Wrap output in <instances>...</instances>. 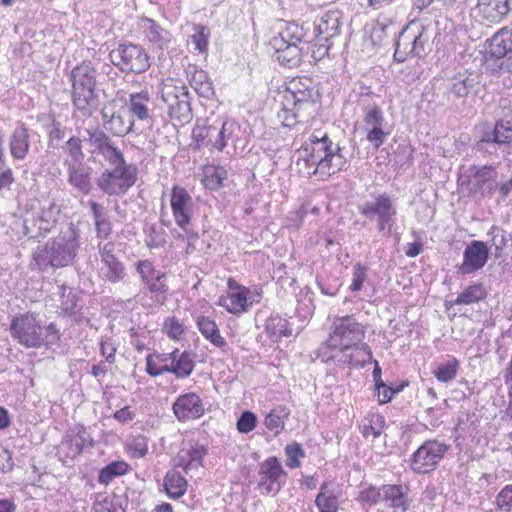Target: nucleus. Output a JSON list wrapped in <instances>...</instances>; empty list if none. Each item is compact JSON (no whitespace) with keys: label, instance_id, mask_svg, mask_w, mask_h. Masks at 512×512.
I'll list each match as a JSON object with an SVG mask.
<instances>
[{"label":"nucleus","instance_id":"obj_52","mask_svg":"<svg viewBox=\"0 0 512 512\" xmlns=\"http://www.w3.org/2000/svg\"><path fill=\"white\" fill-rule=\"evenodd\" d=\"M227 177V171L223 167H212L207 169L203 183L210 190H217L222 187L223 180Z\"/></svg>","mask_w":512,"mask_h":512},{"label":"nucleus","instance_id":"obj_57","mask_svg":"<svg viewBox=\"0 0 512 512\" xmlns=\"http://www.w3.org/2000/svg\"><path fill=\"white\" fill-rule=\"evenodd\" d=\"M364 123L366 128L383 126L385 119L380 107L377 105L367 107L364 115Z\"/></svg>","mask_w":512,"mask_h":512},{"label":"nucleus","instance_id":"obj_59","mask_svg":"<svg viewBox=\"0 0 512 512\" xmlns=\"http://www.w3.org/2000/svg\"><path fill=\"white\" fill-rule=\"evenodd\" d=\"M495 503L500 511L512 512V485H506L500 490Z\"/></svg>","mask_w":512,"mask_h":512},{"label":"nucleus","instance_id":"obj_47","mask_svg":"<svg viewBox=\"0 0 512 512\" xmlns=\"http://www.w3.org/2000/svg\"><path fill=\"white\" fill-rule=\"evenodd\" d=\"M211 125L207 121H197L192 130V139L194 141V149L200 150L204 147H211Z\"/></svg>","mask_w":512,"mask_h":512},{"label":"nucleus","instance_id":"obj_15","mask_svg":"<svg viewBox=\"0 0 512 512\" xmlns=\"http://www.w3.org/2000/svg\"><path fill=\"white\" fill-rule=\"evenodd\" d=\"M100 255L99 276L110 283H118L126 276L125 266L115 255V244L112 241L98 244Z\"/></svg>","mask_w":512,"mask_h":512},{"label":"nucleus","instance_id":"obj_9","mask_svg":"<svg viewBox=\"0 0 512 512\" xmlns=\"http://www.w3.org/2000/svg\"><path fill=\"white\" fill-rule=\"evenodd\" d=\"M332 149L333 143L326 134L321 137L312 135L298 150V164L303 161L308 175L318 174L328 165L327 158Z\"/></svg>","mask_w":512,"mask_h":512},{"label":"nucleus","instance_id":"obj_31","mask_svg":"<svg viewBox=\"0 0 512 512\" xmlns=\"http://www.w3.org/2000/svg\"><path fill=\"white\" fill-rule=\"evenodd\" d=\"M196 324L202 336L215 347L224 349L227 346L214 319L200 315L197 317Z\"/></svg>","mask_w":512,"mask_h":512},{"label":"nucleus","instance_id":"obj_21","mask_svg":"<svg viewBox=\"0 0 512 512\" xmlns=\"http://www.w3.org/2000/svg\"><path fill=\"white\" fill-rule=\"evenodd\" d=\"M473 11L487 23H498L510 13L511 6L509 0H478Z\"/></svg>","mask_w":512,"mask_h":512},{"label":"nucleus","instance_id":"obj_40","mask_svg":"<svg viewBox=\"0 0 512 512\" xmlns=\"http://www.w3.org/2000/svg\"><path fill=\"white\" fill-rule=\"evenodd\" d=\"M29 134L28 130L21 126L16 129L10 140L11 155L15 159H24L29 151Z\"/></svg>","mask_w":512,"mask_h":512},{"label":"nucleus","instance_id":"obj_7","mask_svg":"<svg viewBox=\"0 0 512 512\" xmlns=\"http://www.w3.org/2000/svg\"><path fill=\"white\" fill-rule=\"evenodd\" d=\"M486 44V67L493 73L512 71V29L501 28Z\"/></svg>","mask_w":512,"mask_h":512},{"label":"nucleus","instance_id":"obj_44","mask_svg":"<svg viewBox=\"0 0 512 512\" xmlns=\"http://www.w3.org/2000/svg\"><path fill=\"white\" fill-rule=\"evenodd\" d=\"M312 112L300 111L292 106H286V101H282V108L278 111L277 117L285 127H294L297 123L305 121Z\"/></svg>","mask_w":512,"mask_h":512},{"label":"nucleus","instance_id":"obj_54","mask_svg":"<svg viewBox=\"0 0 512 512\" xmlns=\"http://www.w3.org/2000/svg\"><path fill=\"white\" fill-rule=\"evenodd\" d=\"M195 33L192 35V44L195 47V50H198L200 53H204L207 51L210 30L206 26L197 25L194 28Z\"/></svg>","mask_w":512,"mask_h":512},{"label":"nucleus","instance_id":"obj_42","mask_svg":"<svg viewBox=\"0 0 512 512\" xmlns=\"http://www.w3.org/2000/svg\"><path fill=\"white\" fill-rule=\"evenodd\" d=\"M290 415V410L284 405H278L273 408L264 419V425L267 429L274 431L278 435L285 426V421Z\"/></svg>","mask_w":512,"mask_h":512},{"label":"nucleus","instance_id":"obj_5","mask_svg":"<svg viewBox=\"0 0 512 512\" xmlns=\"http://www.w3.org/2000/svg\"><path fill=\"white\" fill-rule=\"evenodd\" d=\"M432 30L423 25H407L395 41L394 60L402 63L408 58H424L432 51Z\"/></svg>","mask_w":512,"mask_h":512},{"label":"nucleus","instance_id":"obj_25","mask_svg":"<svg viewBox=\"0 0 512 512\" xmlns=\"http://www.w3.org/2000/svg\"><path fill=\"white\" fill-rule=\"evenodd\" d=\"M207 454V449L199 443L189 442L173 459L174 465L184 469L186 473L192 468L202 465V460Z\"/></svg>","mask_w":512,"mask_h":512},{"label":"nucleus","instance_id":"obj_26","mask_svg":"<svg viewBox=\"0 0 512 512\" xmlns=\"http://www.w3.org/2000/svg\"><path fill=\"white\" fill-rule=\"evenodd\" d=\"M67 168L68 183L77 191L88 194L91 191L92 168L82 163L64 165Z\"/></svg>","mask_w":512,"mask_h":512},{"label":"nucleus","instance_id":"obj_35","mask_svg":"<svg viewBox=\"0 0 512 512\" xmlns=\"http://www.w3.org/2000/svg\"><path fill=\"white\" fill-rule=\"evenodd\" d=\"M90 208L94 218L97 238L101 240L109 238L112 234V223L105 211V208L94 201L90 202Z\"/></svg>","mask_w":512,"mask_h":512},{"label":"nucleus","instance_id":"obj_1","mask_svg":"<svg viewBox=\"0 0 512 512\" xmlns=\"http://www.w3.org/2000/svg\"><path fill=\"white\" fill-rule=\"evenodd\" d=\"M364 326L353 315L335 317L329 338L320 345L316 356L324 363L363 367L372 360L370 347L362 343Z\"/></svg>","mask_w":512,"mask_h":512},{"label":"nucleus","instance_id":"obj_46","mask_svg":"<svg viewBox=\"0 0 512 512\" xmlns=\"http://www.w3.org/2000/svg\"><path fill=\"white\" fill-rule=\"evenodd\" d=\"M486 297V290L482 284H473L467 287L460 293L456 300L455 305H470L483 300Z\"/></svg>","mask_w":512,"mask_h":512},{"label":"nucleus","instance_id":"obj_43","mask_svg":"<svg viewBox=\"0 0 512 512\" xmlns=\"http://www.w3.org/2000/svg\"><path fill=\"white\" fill-rule=\"evenodd\" d=\"M163 486L169 497L178 499L185 494L187 481L177 472H168L164 477Z\"/></svg>","mask_w":512,"mask_h":512},{"label":"nucleus","instance_id":"obj_17","mask_svg":"<svg viewBox=\"0 0 512 512\" xmlns=\"http://www.w3.org/2000/svg\"><path fill=\"white\" fill-rule=\"evenodd\" d=\"M488 257L487 245L483 241L473 240L463 252V262L459 266L458 273L467 275L482 269L487 263Z\"/></svg>","mask_w":512,"mask_h":512},{"label":"nucleus","instance_id":"obj_14","mask_svg":"<svg viewBox=\"0 0 512 512\" xmlns=\"http://www.w3.org/2000/svg\"><path fill=\"white\" fill-rule=\"evenodd\" d=\"M315 90L311 78H296L290 81L283 94L286 106L300 111L313 112L315 107Z\"/></svg>","mask_w":512,"mask_h":512},{"label":"nucleus","instance_id":"obj_55","mask_svg":"<svg viewBox=\"0 0 512 512\" xmlns=\"http://www.w3.org/2000/svg\"><path fill=\"white\" fill-rule=\"evenodd\" d=\"M285 453L287 456L286 465L289 468L295 469L300 467L299 459L305 457V452L299 443L293 442L288 444L285 447Z\"/></svg>","mask_w":512,"mask_h":512},{"label":"nucleus","instance_id":"obj_16","mask_svg":"<svg viewBox=\"0 0 512 512\" xmlns=\"http://www.w3.org/2000/svg\"><path fill=\"white\" fill-rule=\"evenodd\" d=\"M170 206L176 224L188 233L186 227L190 223L193 211L191 195L183 187L174 186L171 192Z\"/></svg>","mask_w":512,"mask_h":512},{"label":"nucleus","instance_id":"obj_61","mask_svg":"<svg viewBox=\"0 0 512 512\" xmlns=\"http://www.w3.org/2000/svg\"><path fill=\"white\" fill-rule=\"evenodd\" d=\"M358 500L369 505H376L382 502V486L378 488L369 486L363 489L359 494Z\"/></svg>","mask_w":512,"mask_h":512},{"label":"nucleus","instance_id":"obj_13","mask_svg":"<svg viewBox=\"0 0 512 512\" xmlns=\"http://www.w3.org/2000/svg\"><path fill=\"white\" fill-rule=\"evenodd\" d=\"M512 144V126L509 121H497L494 127L482 130L480 139L476 144L478 151L498 155L503 154L508 145Z\"/></svg>","mask_w":512,"mask_h":512},{"label":"nucleus","instance_id":"obj_45","mask_svg":"<svg viewBox=\"0 0 512 512\" xmlns=\"http://www.w3.org/2000/svg\"><path fill=\"white\" fill-rule=\"evenodd\" d=\"M82 142L83 140L77 136H72L65 142L63 149L68 154V158L64 160V165L84 162Z\"/></svg>","mask_w":512,"mask_h":512},{"label":"nucleus","instance_id":"obj_62","mask_svg":"<svg viewBox=\"0 0 512 512\" xmlns=\"http://www.w3.org/2000/svg\"><path fill=\"white\" fill-rule=\"evenodd\" d=\"M384 423H385V421H384L383 416H381L379 414L373 415L370 420V424L365 425L363 428V432H362L363 436L364 437L373 436L374 438L379 437L382 433Z\"/></svg>","mask_w":512,"mask_h":512},{"label":"nucleus","instance_id":"obj_6","mask_svg":"<svg viewBox=\"0 0 512 512\" xmlns=\"http://www.w3.org/2000/svg\"><path fill=\"white\" fill-rule=\"evenodd\" d=\"M359 213L371 222L377 223V229L384 235H389L395 224L397 207L394 199L387 193L374 196L371 200L357 205Z\"/></svg>","mask_w":512,"mask_h":512},{"label":"nucleus","instance_id":"obj_20","mask_svg":"<svg viewBox=\"0 0 512 512\" xmlns=\"http://www.w3.org/2000/svg\"><path fill=\"white\" fill-rule=\"evenodd\" d=\"M172 409L180 422L198 419L205 411L201 398L194 392L180 395L173 403Z\"/></svg>","mask_w":512,"mask_h":512},{"label":"nucleus","instance_id":"obj_22","mask_svg":"<svg viewBox=\"0 0 512 512\" xmlns=\"http://www.w3.org/2000/svg\"><path fill=\"white\" fill-rule=\"evenodd\" d=\"M101 114L105 128L112 134L124 136L132 130L134 121L124 108L114 111L106 107L102 109Z\"/></svg>","mask_w":512,"mask_h":512},{"label":"nucleus","instance_id":"obj_24","mask_svg":"<svg viewBox=\"0 0 512 512\" xmlns=\"http://www.w3.org/2000/svg\"><path fill=\"white\" fill-rule=\"evenodd\" d=\"M136 270L141 281L145 284L151 293H165L168 290L167 285L162 281L165 274L156 270L153 263L149 260H140L136 264Z\"/></svg>","mask_w":512,"mask_h":512},{"label":"nucleus","instance_id":"obj_48","mask_svg":"<svg viewBox=\"0 0 512 512\" xmlns=\"http://www.w3.org/2000/svg\"><path fill=\"white\" fill-rule=\"evenodd\" d=\"M129 470V465L124 461H114L106 465L99 472L98 481L107 485L115 477L124 475Z\"/></svg>","mask_w":512,"mask_h":512},{"label":"nucleus","instance_id":"obj_11","mask_svg":"<svg viewBox=\"0 0 512 512\" xmlns=\"http://www.w3.org/2000/svg\"><path fill=\"white\" fill-rule=\"evenodd\" d=\"M138 169L134 164L105 169L97 179V185L105 194L124 195L137 181Z\"/></svg>","mask_w":512,"mask_h":512},{"label":"nucleus","instance_id":"obj_63","mask_svg":"<svg viewBox=\"0 0 512 512\" xmlns=\"http://www.w3.org/2000/svg\"><path fill=\"white\" fill-rule=\"evenodd\" d=\"M366 279H367V267L360 263H357L353 269L352 283L350 285V290L352 292L361 290L363 283L366 281Z\"/></svg>","mask_w":512,"mask_h":512},{"label":"nucleus","instance_id":"obj_8","mask_svg":"<svg viewBox=\"0 0 512 512\" xmlns=\"http://www.w3.org/2000/svg\"><path fill=\"white\" fill-rule=\"evenodd\" d=\"M111 63L124 73L141 74L150 66V56L146 50L138 44L121 43L110 51Z\"/></svg>","mask_w":512,"mask_h":512},{"label":"nucleus","instance_id":"obj_4","mask_svg":"<svg viewBox=\"0 0 512 512\" xmlns=\"http://www.w3.org/2000/svg\"><path fill=\"white\" fill-rule=\"evenodd\" d=\"M78 247L77 234L75 230L69 229L39 248L33 254V260L41 270L48 267L62 268L73 261Z\"/></svg>","mask_w":512,"mask_h":512},{"label":"nucleus","instance_id":"obj_32","mask_svg":"<svg viewBox=\"0 0 512 512\" xmlns=\"http://www.w3.org/2000/svg\"><path fill=\"white\" fill-rule=\"evenodd\" d=\"M275 57L279 63L288 68L299 66L303 53H307L306 47L297 44H284L283 47L274 48Z\"/></svg>","mask_w":512,"mask_h":512},{"label":"nucleus","instance_id":"obj_53","mask_svg":"<svg viewBox=\"0 0 512 512\" xmlns=\"http://www.w3.org/2000/svg\"><path fill=\"white\" fill-rule=\"evenodd\" d=\"M163 330L173 340H181L185 335L184 324L175 316L165 319L163 323Z\"/></svg>","mask_w":512,"mask_h":512},{"label":"nucleus","instance_id":"obj_38","mask_svg":"<svg viewBox=\"0 0 512 512\" xmlns=\"http://www.w3.org/2000/svg\"><path fill=\"white\" fill-rule=\"evenodd\" d=\"M469 177L472 187L476 190L482 189L487 183L496 181L497 171L491 165L481 167L472 166L469 168Z\"/></svg>","mask_w":512,"mask_h":512},{"label":"nucleus","instance_id":"obj_29","mask_svg":"<svg viewBox=\"0 0 512 512\" xmlns=\"http://www.w3.org/2000/svg\"><path fill=\"white\" fill-rule=\"evenodd\" d=\"M250 290L240 289L235 292H228L226 296H220L218 305L226 308L229 313L241 314L252 305L253 299L249 296Z\"/></svg>","mask_w":512,"mask_h":512},{"label":"nucleus","instance_id":"obj_27","mask_svg":"<svg viewBox=\"0 0 512 512\" xmlns=\"http://www.w3.org/2000/svg\"><path fill=\"white\" fill-rule=\"evenodd\" d=\"M382 502L389 508L406 512L410 507L408 488L404 490L401 485L395 484L382 485Z\"/></svg>","mask_w":512,"mask_h":512},{"label":"nucleus","instance_id":"obj_36","mask_svg":"<svg viewBox=\"0 0 512 512\" xmlns=\"http://www.w3.org/2000/svg\"><path fill=\"white\" fill-rule=\"evenodd\" d=\"M236 128V123L232 121L223 122L221 127L211 125V148L222 152L227 146L228 141L232 138Z\"/></svg>","mask_w":512,"mask_h":512},{"label":"nucleus","instance_id":"obj_3","mask_svg":"<svg viewBox=\"0 0 512 512\" xmlns=\"http://www.w3.org/2000/svg\"><path fill=\"white\" fill-rule=\"evenodd\" d=\"M72 103L84 117H90L96 107L97 71L90 61H83L70 72Z\"/></svg>","mask_w":512,"mask_h":512},{"label":"nucleus","instance_id":"obj_58","mask_svg":"<svg viewBox=\"0 0 512 512\" xmlns=\"http://www.w3.org/2000/svg\"><path fill=\"white\" fill-rule=\"evenodd\" d=\"M257 416L251 411H244L239 416L236 427L240 433L247 434L255 429Z\"/></svg>","mask_w":512,"mask_h":512},{"label":"nucleus","instance_id":"obj_28","mask_svg":"<svg viewBox=\"0 0 512 512\" xmlns=\"http://www.w3.org/2000/svg\"><path fill=\"white\" fill-rule=\"evenodd\" d=\"M342 25V13L338 10H331L321 17L315 31L318 32L317 36L322 37L325 42H329L339 36Z\"/></svg>","mask_w":512,"mask_h":512},{"label":"nucleus","instance_id":"obj_56","mask_svg":"<svg viewBox=\"0 0 512 512\" xmlns=\"http://www.w3.org/2000/svg\"><path fill=\"white\" fill-rule=\"evenodd\" d=\"M93 512H125L116 497H104L102 500H96L92 507Z\"/></svg>","mask_w":512,"mask_h":512},{"label":"nucleus","instance_id":"obj_2","mask_svg":"<svg viewBox=\"0 0 512 512\" xmlns=\"http://www.w3.org/2000/svg\"><path fill=\"white\" fill-rule=\"evenodd\" d=\"M11 336L26 348L52 346L60 339L59 329L54 323L42 326L37 315L24 313L15 316L10 325Z\"/></svg>","mask_w":512,"mask_h":512},{"label":"nucleus","instance_id":"obj_12","mask_svg":"<svg viewBox=\"0 0 512 512\" xmlns=\"http://www.w3.org/2000/svg\"><path fill=\"white\" fill-rule=\"evenodd\" d=\"M450 446L437 439H429L412 454L410 468L417 474L433 471L443 459Z\"/></svg>","mask_w":512,"mask_h":512},{"label":"nucleus","instance_id":"obj_37","mask_svg":"<svg viewBox=\"0 0 512 512\" xmlns=\"http://www.w3.org/2000/svg\"><path fill=\"white\" fill-rule=\"evenodd\" d=\"M150 102V95L148 91H141L132 93L129 97L128 111L132 116L137 117L141 121L150 118L148 104Z\"/></svg>","mask_w":512,"mask_h":512},{"label":"nucleus","instance_id":"obj_49","mask_svg":"<svg viewBox=\"0 0 512 512\" xmlns=\"http://www.w3.org/2000/svg\"><path fill=\"white\" fill-rule=\"evenodd\" d=\"M459 369V362L452 358L445 363H440L434 370V376L440 382H449L456 378Z\"/></svg>","mask_w":512,"mask_h":512},{"label":"nucleus","instance_id":"obj_23","mask_svg":"<svg viewBox=\"0 0 512 512\" xmlns=\"http://www.w3.org/2000/svg\"><path fill=\"white\" fill-rule=\"evenodd\" d=\"M307 34L304 31L303 26L291 22L287 23L285 28L270 41L272 48L283 47L284 44H297L299 46L306 47V50L310 49V40L307 39Z\"/></svg>","mask_w":512,"mask_h":512},{"label":"nucleus","instance_id":"obj_30","mask_svg":"<svg viewBox=\"0 0 512 512\" xmlns=\"http://www.w3.org/2000/svg\"><path fill=\"white\" fill-rule=\"evenodd\" d=\"M194 367V354L185 350L181 352L179 358L174 364L163 365L161 366V370L159 372H154V374L172 373L177 378L185 379L192 374Z\"/></svg>","mask_w":512,"mask_h":512},{"label":"nucleus","instance_id":"obj_33","mask_svg":"<svg viewBox=\"0 0 512 512\" xmlns=\"http://www.w3.org/2000/svg\"><path fill=\"white\" fill-rule=\"evenodd\" d=\"M187 75L189 77L190 86L200 97L208 98L213 95L212 83L204 70L198 69L196 66H191L187 70Z\"/></svg>","mask_w":512,"mask_h":512},{"label":"nucleus","instance_id":"obj_60","mask_svg":"<svg viewBox=\"0 0 512 512\" xmlns=\"http://www.w3.org/2000/svg\"><path fill=\"white\" fill-rule=\"evenodd\" d=\"M101 155L109 163L111 168H116L128 164L125 161L122 152L113 144H111Z\"/></svg>","mask_w":512,"mask_h":512},{"label":"nucleus","instance_id":"obj_10","mask_svg":"<svg viewBox=\"0 0 512 512\" xmlns=\"http://www.w3.org/2000/svg\"><path fill=\"white\" fill-rule=\"evenodd\" d=\"M162 100L168 108V114L180 124L188 123L192 117L191 97L188 88L180 81L164 84Z\"/></svg>","mask_w":512,"mask_h":512},{"label":"nucleus","instance_id":"obj_19","mask_svg":"<svg viewBox=\"0 0 512 512\" xmlns=\"http://www.w3.org/2000/svg\"><path fill=\"white\" fill-rule=\"evenodd\" d=\"M481 86V74L476 71L465 70L458 72L447 80L446 89L458 98L466 97L471 93L477 94Z\"/></svg>","mask_w":512,"mask_h":512},{"label":"nucleus","instance_id":"obj_18","mask_svg":"<svg viewBox=\"0 0 512 512\" xmlns=\"http://www.w3.org/2000/svg\"><path fill=\"white\" fill-rule=\"evenodd\" d=\"M259 475V487L269 494L280 490L281 478L286 477V472L276 457H269L260 464Z\"/></svg>","mask_w":512,"mask_h":512},{"label":"nucleus","instance_id":"obj_64","mask_svg":"<svg viewBox=\"0 0 512 512\" xmlns=\"http://www.w3.org/2000/svg\"><path fill=\"white\" fill-rule=\"evenodd\" d=\"M368 130L367 140L373 145L374 148L378 149L386 140L388 132L383 130V126L366 128Z\"/></svg>","mask_w":512,"mask_h":512},{"label":"nucleus","instance_id":"obj_41","mask_svg":"<svg viewBox=\"0 0 512 512\" xmlns=\"http://www.w3.org/2000/svg\"><path fill=\"white\" fill-rule=\"evenodd\" d=\"M83 140L90 145L92 153L100 155L112 144L110 137L97 127L86 129Z\"/></svg>","mask_w":512,"mask_h":512},{"label":"nucleus","instance_id":"obj_50","mask_svg":"<svg viewBox=\"0 0 512 512\" xmlns=\"http://www.w3.org/2000/svg\"><path fill=\"white\" fill-rule=\"evenodd\" d=\"M341 149L338 145L331 151V156L327 158V166L324 169H321L318 174L321 177L330 176L338 171H340L346 163L344 156L340 153Z\"/></svg>","mask_w":512,"mask_h":512},{"label":"nucleus","instance_id":"obj_39","mask_svg":"<svg viewBox=\"0 0 512 512\" xmlns=\"http://www.w3.org/2000/svg\"><path fill=\"white\" fill-rule=\"evenodd\" d=\"M88 438L86 430L81 428L75 435H68L63 439L61 449L65 451L67 457L74 458L82 453Z\"/></svg>","mask_w":512,"mask_h":512},{"label":"nucleus","instance_id":"obj_34","mask_svg":"<svg viewBox=\"0 0 512 512\" xmlns=\"http://www.w3.org/2000/svg\"><path fill=\"white\" fill-rule=\"evenodd\" d=\"M338 493L328 482H324L315 499V505L320 512H337L339 501Z\"/></svg>","mask_w":512,"mask_h":512},{"label":"nucleus","instance_id":"obj_51","mask_svg":"<svg viewBox=\"0 0 512 512\" xmlns=\"http://www.w3.org/2000/svg\"><path fill=\"white\" fill-rule=\"evenodd\" d=\"M267 330L273 337H289L292 335V328L289 322L280 316L271 317L267 321Z\"/></svg>","mask_w":512,"mask_h":512}]
</instances>
